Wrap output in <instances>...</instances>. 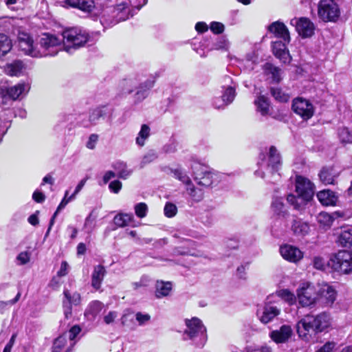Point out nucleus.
I'll list each match as a JSON object with an SVG mask.
<instances>
[{
	"label": "nucleus",
	"instance_id": "nucleus-45",
	"mask_svg": "<svg viewBox=\"0 0 352 352\" xmlns=\"http://www.w3.org/2000/svg\"><path fill=\"white\" fill-rule=\"evenodd\" d=\"M270 93L274 98L279 102H287L289 99V96L278 87H271Z\"/></svg>",
	"mask_w": 352,
	"mask_h": 352
},
{
	"label": "nucleus",
	"instance_id": "nucleus-63",
	"mask_svg": "<svg viewBox=\"0 0 352 352\" xmlns=\"http://www.w3.org/2000/svg\"><path fill=\"white\" fill-rule=\"evenodd\" d=\"M32 199L37 203H42L45 201V196L43 192L36 190L32 195Z\"/></svg>",
	"mask_w": 352,
	"mask_h": 352
},
{
	"label": "nucleus",
	"instance_id": "nucleus-24",
	"mask_svg": "<svg viewBox=\"0 0 352 352\" xmlns=\"http://www.w3.org/2000/svg\"><path fill=\"white\" fill-rule=\"evenodd\" d=\"M280 313V309L272 305H266L261 311L257 313L260 321L263 324L270 322L274 318L278 316Z\"/></svg>",
	"mask_w": 352,
	"mask_h": 352
},
{
	"label": "nucleus",
	"instance_id": "nucleus-49",
	"mask_svg": "<svg viewBox=\"0 0 352 352\" xmlns=\"http://www.w3.org/2000/svg\"><path fill=\"white\" fill-rule=\"evenodd\" d=\"M338 136L343 143H352V131L347 128H341L338 131Z\"/></svg>",
	"mask_w": 352,
	"mask_h": 352
},
{
	"label": "nucleus",
	"instance_id": "nucleus-20",
	"mask_svg": "<svg viewBox=\"0 0 352 352\" xmlns=\"http://www.w3.org/2000/svg\"><path fill=\"white\" fill-rule=\"evenodd\" d=\"M318 300L327 306L331 305L336 300V292L335 289L329 285H322L317 289Z\"/></svg>",
	"mask_w": 352,
	"mask_h": 352
},
{
	"label": "nucleus",
	"instance_id": "nucleus-39",
	"mask_svg": "<svg viewBox=\"0 0 352 352\" xmlns=\"http://www.w3.org/2000/svg\"><path fill=\"white\" fill-rule=\"evenodd\" d=\"M287 202L291 204L295 210H300L304 208L306 204L310 200H305L302 197L289 194L287 197Z\"/></svg>",
	"mask_w": 352,
	"mask_h": 352
},
{
	"label": "nucleus",
	"instance_id": "nucleus-30",
	"mask_svg": "<svg viewBox=\"0 0 352 352\" xmlns=\"http://www.w3.org/2000/svg\"><path fill=\"white\" fill-rule=\"evenodd\" d=\"M316 196L319 201L324 206H334L338 200L335 193L329 190H321L317 193Z\"/></svg>",
	"mask_w": 352,
	"mask_h": 352
},
{
	"label": "nucleus",
	"instance_id": "nucleus-46",
	"mask_svg": "<svg viewBox=\"0 0 352 352\" xmlns=\"http://www.w3.org/2000/svg\"><path fill=\"white\" fill-rule=\"evenodd\" d=\"M97 217L98 214L95 210H93L85 219L84 228L86 229L87 232H91L95 228Z\"/></svg>",
	"mask_w": 352,
	"mask_h": 352
},
{
	"label": "nucleus",
	"instance_id": "nucleus-17",
	"mask_svg": "<svg viewBox=\"0 0 352 352\" xmlns=\"http://www.w3.org/2000/svg\"><path fill=\"white\" fill-rule=\"evenodd\" d=\"M289 43L282 40L274 41L272 44L274 55L283 63H289L292 59L289 50L287 48V45Z\"/></svg>",
	"mask_w": 352,
	"mask_h": 352
},
{
	"label": "nucleus",
	"instance_id": "nucleus-58",
	"mask_svg": "<svg viewBox=\"0 0 352 352\" xmlns=\"http://www.w3.org/2000/svg\"><path fill=\"white\" fill-rule=\"evenodd\" d=\"M80 331H81V329L80 328L79 326L74 325V327H72L70 329L69 332L65 334H66L67 337H68L71 341H73L75 339V338L76 337V336L78 334H79Z\"/></svg>",
	"mask_w": 352,
	"mask_h": 352
},
{
	"label": "nucleus",
	"instance_id": "nucleus-44",
	"mask_svg": "<svg viewBox=\"0 0 352 352\" xmlns=\"http://www.w3.org/2000/svg\"><path fill=\"white\" fill-rule=\"evenodd\" d=\"M12 48L11 40L8 36L0 34V58L5 56Z\"/></svg>",
	"mask_w": 352,
	"mask_h": 352
},
{
	"label": "nucleus",
	"instance_id": "nucleus-43",
	"mask_svg": "<svg viewBox=\"0 0 352 352\" xmlns=\"http://www.w3.org/2000/svg\"><path fill=\"white\" fill-rule=\"evenodd\" d=\"M186 191L191 199L195 202H199L204 198L203 190L199 188H195L192 183L186 186Z\"/></svg>",
	"mask_w": 352,
	"mask_h": 352
},
{
	"label": "nucleus",
	"instance_id": "nucleus-13",
	"mask_svg": "<svg viewBox=\"0 0 352 352\" xmlns=\"http://www.w3.org/2000/svg\"><path fill=\"white\" fill-rule=\"evenodd\" d=\"M30 85L25 82H20L14 86L1 88L0 91L2 100L7 98L15 100L20 96H25L30 90Z\"/></svg>",
	"mask_w": 352,
	"mask_h": 352
},
{
	"label": "nucleus",
	"instance_id": "nucleus-12",
	"mask_svg": "<svg viewBox=\"0 0 352 352\" xmlns=\"http://www.w3.org/2000/svg\"><path fill=\"white\" fill-rule=\"evenodd\" d=\"M296 192L305 200H311L314 194V185L307 178L297 175L296 177Z\"/></svg>",
	"mask_w": 352,
	"mask_h": 352
},
{
	"label": "nucleus",
	"instance_id": "nucleus-2",
	"mask_svg": "<svg viewBox=\"0 0 352 352\" xmlns=\"http://www.w3.org/2000/svg\"><path fill=\"white\" fill-rule=\"evenodd\" d=\"M259 168L256 170L254 174L263 179L268 178L267 181L271 183L276 182L280 178V174L278 173L280 166V156L276 148L274 146H270L267 158L263 156V158L258 162Z\"/></svg>",
	"mask_w": 352,
	"mask_h": 352
},
{
	"label": "nucleus",
	"instance_id": "nucleus-38",
	"mask_svg": "<svg viewBox=\"0 0 352 352\" xmlns=\"http://www.w3.org/2000/svg\"><path fill=\"white\" fill-rule=\"evenodd\" d=\"M264 71L267 75H271L273 81L279 82L281 80V69L272 63H267L264 65Z\"/></svg>",
	"mask_w": 352,
	"mask_h": 352
},
{
	"label": "nucleus",
	"instance_id": "nucleus-52",
	"mask_svg": "<svg viewBox=\"0 0 352 352\" xmlns=\"http://www.w3.org/2000/svg\"><path fill=\"white\" fill-rule=\"evenodd\" d=\"M173 173L174 177L185 184L187 186L190 185L191 183L190 179L189 177L183 171L179 169H175L173 170Z\"/></svg>",
	"mask_w": 352,
	"mask_h": 352
},
{
	"label": "nucleus",
	"instance_id": "nucleus-32",
	"mask_svg": "<svg viewBox=\"0 0 352 352\" xmlns=\"http://www.w3.org/2000/svg\"><path fill=\"white\" fill-rule=\"evenodd\" d=\"M292 229L296 235L305 236L309 234L310 226L307 222L303 221L302 219H296L293 221Z\"/></svg>",
	"mask_w": 352,
	"mask_h": 352
},
{
	"label": "nucleus",
	"instance_id": "nucleus-4",
	"mask_svg": "<svg viewBox=\"0 0 352 352\" xmlns=\"http://www.w3.org/2000/svg\"><path fill=\"white\" fill-rule=\"evenodd\" d=\"M62 36L64 50L69 54L84 46L89 38V34L86 30L76 27L65 30Z\"/></svg>",
	"mask_w": 352,
	"mask_h": 352
},
{
	"label": "nucleus",
	"instance_id": "nucleus-10",
	"mask_svg": "<svg viewBox=\"0 0 352 352\" xmlns=\"http://www.w3.org/2000/svg\"><path fill=\"white\" fill-rule=\"evenodd\" d=\"M194 174L197 184L205 187H209L219 182V176L217 173L201 164L196 165Z\"/></svg>",
	"mask_w": 352,
	"mask_h": 352
},
{
	"label": "nucleus",
	"instance_id": "nucleus-16",
	"mask_svg": "<svg viewBox=\"0 0 352 352\" xmlns=\"http://www.w3.org/2000/svg\"><path fill=\"white\" fill-rule=\"evenodd\" d=\"M63 295L64 314L65 318H68L72 316V306H77L80 304L81 297L79 293L76 292H71L68 289L64 290Z\"/></svg>",
	"mask_w": 352,
	"mask_h": 352
},
{
	"label": "nucleus",
	"instance_id": "nucleus-26",
	"mask_svg": "<svg viewBox=\"0 0 352 352\" xmlns=\"http://www.w3.org/2000/svg\"><path fill=\"white\" fill-rule=\"evenodd\" d=\"M236 96L235 87L232 86H228L223 92L221 96L222 102L221 104H218L217 101L219 99H216L213 102V105L216 109H223L227 105L231 104Z\"/></svg>",
	"mask_w": 352,
	"mask_h": 352
},
{
	"label": "nucleus",
	"instance_id": "nucleus-19",
	"mask_svg": "<svg viewBox=\"0 0 352 352\" xmlns=\"http://www.w3.org/2000/svg\"><path fill=\"white\" fill-rule=\"evenodd\" d=\"M17 38L21 50L33 57V53L36 52V45L34 44L32 38L28 33L21 31L19 32Z\"/></svg>",
	"mask_w": 352,
	"mask_h": 352
},
{
	"label": "nucleus",
	"instance_id": "nucleus-48",
	"mask_svg": "<svg viewBox=\"0 0 352 352\" xmlns=\"http://www.w3.org/2000/svg\"><path fill=\"white\" fill-rule=\"evenodd\" d=\"M158 157V155L155 150L148 151L142 157L140 163L141 167H144L146 164L154 162Z\"/></svg>",
	"mask_w": 352,
	"mask_h": 352
},
{
	"label": "nucleus",
	"instance_id": "nucleus-15",
	"mask_svg": "<svg viewBox=\"0 0 352 352\" xmlns=\"http://www.w3.org/2000/svg\"><path fill=\"white\" fill-rule=\"evenodd\" d=\"M292 109L295 113L305 120L311 118L314 113L313 104L309 100L302 98H297L293 100Z\"/></svg>",
	"mask_w": 352,
	"mask_h": 352
},
{
	"label": "nucleus",
	"instance_id": "nucleus-55",
	"mask_svg": "<svg viewBox=\"0 0 352 352\" xmlns=\"http://www.w3.org/2000/svg\"><path fill=\"white\" fill-rule=\"evenodd\" d=\"M16 260L18 261L20 265H25L30 260V254L28 252H22L16 257Z\"/></svg>",
	"mask_w": 352,
	"mask_h": 352
},
{
	"label": "nucleus",
	"instance_id": "nucleus-9",
	"mask_svg": "<svg viewBox=\"0 0 352 352\" xmlns=\"http://www.w3.org/2000/svg\"><path fill=\"white\" fill-rule=\"evenodd\" d=\"M318 14L324 21H336L340 16V9L333 0H321L318 4Z\"/></svg>",
	"mask_w": 352,
	"mask_h": 352
},
{
	"label": "nucleus",
	"instance_id": "nucleus-59",
	"mask_svg": "<svg viewBox=\"0 0 352 352\" xmlns=\"http://www.w3.org/2000/svg\"><path fill=\"white\" fill-rule=\"evenodd\" d=\"M98 140V135L93 133L89 137V140L86 144V146L89 149H94L96 147V144Z\"/></svg>",
	"mask_w": 352,
	"mask_h": 352
},
{
	"label": "nucleus",
	"instance_id": "nucleus-33",
	"mask_svg": "<svg viewBox=\"0 0 352 352\" xmlns=\"http://www.w3.org/2000/svg\"><path fill=\"white\" fill-rule=\"evenodd\" d=\"M256 111L263 116H267L270 113V102L269 98L264 95L258 96L254 100Z\"/></svg>",
	"mask_w": 352,
	"mask_h": 352
},
{
	"label": "nucleus",
	"instance_id": "nucleus-8",
	"mask_svg": "<svg viewBox=\"0 0 352 352\" xmlns=\"http://www.w3.org/2000/svg\"><path fill=\"white\" fill-rule=\"evenodd\" d=\"M328 265L336 272L350 274L352 272V253L346 250L339 251L330 258Z\"/></svg>",
	"mask_w": 352,
	"mask_h": 352
},
{
	"label": "nucleus",
	"instance_id": "nucleus-54",
	"mask_svg": "<svg viewBox=\"0 0 352 352\" xmlns=\"http://www.w3.org/2000/svg\"><path fill=\"white\" fill-rule=\"evenodd\" d=\"M164 214L167 217H173L177 214V206L172 203H166L164 206Z\"/></svg>",
	"mask_w": 352,
	"mask_h": 352
},
{
	"label": "nucleus",
	"instance_id": "nucleus-28",
	"mask_svg": "<svg viewBox=\"0 0 352 352\" xmlns=\"http://www.w3.org/2000/svg\"><path fill=\"white\" fill-rule=\"evenodd\" d=\"M337 242L343 247L352 245V229L349 227L341 228L337 232Z\"/></svg>",
	"mask_w": 352,
	"mask_h": 352
},
{
	"label": "nucleus",
	"instance_id": "nucleus-31",
	"mask_svg": "<svg viewBox=\"0 0 352 352\" xmlns=\"http://www.w3.org/2000/svg\"><path fill=\"white\" fill-rule=\"evenodd\" d=\"M105 274L106 270L104 266L98 265L94 267L91 275V285L94 289H100Z\"/></svg>",
	"mask_w": 352,
	"mask_h": 352
},
{
	"label": "nucleus",
	"instance_id": "nucleus-53",
	"mask_svg": "<svg viewBox=\"0 0 352 352\" xmlns=\"http://www.w3.org/2000/svg\"><path fill=\"white\" fill-rule=\"evenodd\" d=\"M148 207L145 203H139L135 206V212L138 217L144 218L146 216Z\"/></svg>",
	"mask_w": 352,
	"mask_h": 352
},
{
	"label": "nucleus",
	"instance_id": "nucleus-40",
	"mask_svg": "<svg viewBox=\"0 0 352 352\" xmlns=\"http://www.w3.org/2000/svg\"><path fill=\"white\" fill-rule=\"evenodd\" d=\"M119 1V6L120 7H125L129 10V16H133L132 14H131V8H135L138 10H140L143 6H144L146 3L147 0H118Z\"/></svg>",
	"mask_w": 352,
	"mask_h": 352
},
{
	"label": "nucleus",
	"instance_id": "nucleus-34",
	"mask_svg": "<svg viewBox=\"0 0 352 352\" xmlns=\"http://www.w3.org/2000/svg\"><path fill=\"white\" fill-rule=\"evenodd\" d=\"M68 195H69V192H68V190H67L65 193V196H64L63 199H62L61 202L58 205V206L56 209V211L54 212V214H53L52 217L50 219V225H49L48 229L46 232L45 236H48V234L50 232V230L54 223L55 218H56L58 212L59 211H60L62 209H63L69 201H71L72 200H73L74 199V198H72V195L68 197Z\"/></svg>",
	"mask_w": 352,
	"mask_h": 352
},
{
	"label": "nucleus",
	"instance_id": "nucleus-37",
	"mask_svg": "<svg viewBox=\"0 0 352 352\" xmlns=\"http://www.w3.org/2000/svg\"><path fill=\"white\" fill-rule=\"evenodd\" d=\"M117 172V176L122 179H127L132 173V170L127 168L126 164L123 162H117L113 165Z\"/></svg>",
	"mask_w": 352,
	"mask_h": 352
},
{
	"label": "nucleus",
	"instance_id": "nucleus-61",
	"mask_svg": "<svg viewBox=\"0 0 352 352\" xmlns=\"http://www.w3.org/2000/svg\"><path fill=\"white\" fill-rule=\"evenodd\" d=\"M118 313L114 311H109L104 317V321L107 324H110L113 322L114 320L117 318Z\"/></svg>",
	"mask_w": 352,
	"mask_h": 352
},
{
	"label": "nucleus",
	"instance_id": "nucleus-18",
	"mask_svg": "<svg viewBox=\"0 0 352 352\" xmlns=\"http://www.w3.org/2000/svg\"><path fill=\"white\" fill-rule=\"evenodd\" d=\"M283 258L292 263H297L303 257L302 252L296 246L285 244L280 247Z\"/></svg>",
	"mask_w": 352,
	"mask_h": 352
},
{
	"label": "nucleus",
	"instance_id": "nucleus-29",
	"mask_svg": "<svg viewBox=\"0 0 352 352\" xmlns=\"http://www.w3.org/2000/svg\"><path fill=\"white\" fill-rule=\"evenodd\" d=\"M106 112L104 107H98L92 109L89 114V118L87 122L83 123L85 127L96 125L100 119L104 117Z\"/></svg>",
	"mask_w": 352,
	"mask_h": 352
},
{
	"label": "nucleus",
	"instance_id": "nucleus-41",
	"mask_svg": "<svg viewBox=\"0 0 352 352\" xmlns=\"http://www.w3.org/2000/svg\"><path fill=\"white\" fill-rule=\"evenodd\" d=\"M102 308V303L100 301L96 300L91 302L88 308L86 309L85 315L86 317L95 318L96 316L100 313Z\"/></svg>",
	"mask_w": 352,
	"mask_h": 352
},
{
	"label": "nucleus",
	"instance_id": "nucleus-51",
	"mask_svg": "<svg viewBox=\"0 0 352 352\" xmlns=\"http://www.w3.org/2000/svg\"><path fill=\"white\" fill-rule=\"evenodd\" d=\"M278 296L283 300L292 305L296 301V296L288 289H282L278 292Z\"/></svg>",
	"mask_w": 352,
	"mask_h": 352
},
{
	"label": "nucleus",
	"instance_id": "nucleus-36",
	"mask_svg": "<svg viewBox=\"0 0 352 352\" xmlns=\"http://www.w3.org/2000/svg\"><path fill=\"white\" fill-rule=\"evenodd\" d=\"M24 65L22 61L15 60L6 65L5 72L10 76H19L21 74Z\"/></svg>",
	"mask_w": 352,
	"mask_h": 352
},
{
	"label": "nucleus",
	"instance_id": "nucleus-56",
	"mask_svg": "<svg viewBox=\"0 0 352 352\" xmlns=\"http://www.w3.org/2000/svg\"><path fill=\"white\" fill-rule=\"evenodd\" d=\"M135 319L138 322V324L140 325H143L150 320L151 316L148 314H142L141 312H138L135 314Z\"/></svg>",
	"mask_w": 352,
	"mask_h": 352
},
{
	"label": "nucleus",
	"instance_id": "nucleus-50",
	"mask_svg": "<svg viewBox=\"0 0 352 352\" xmlns=\"http://www.w3.org/2000/svg\"><path fill=\"white\" fill-rule=\"evenodd\" d=\"M67 342V336L63 334L56 338L54 342L53 351L52 352H60L62 348L65 345Z\"/></svg>",
	"mask_w": 352,
	"mask_h": 352
},
{
	"label": "nucleus",
	"instance_id": "nucleus-21",
	"mask_svg": "<svg viewBox=\"0 0 352 352\" xmlns=\"http://www.w3.org/2000/svg\"><path fill=\"white\" fill-rule=\"evenodd\" d=\"M270 209L273 215L280 219H285L289 214L287 207L284 203V199L280 197L272 198Z\"/></svg>",
	"mask_w": 352,
	"mask_h": 352
},
{
	"label": "nucleus",
	"instance_id": "nucleus-35",
	"mask_svg": "<svg viewBox=\"0 0 352 352\" xmlns=\"http://www.w3.org/2000/svg\"><path fill=\"white\" fill-rule=\"evenodd\" d=\"M172 289L170 282L157 281L156 283L155 296L157 298H161L168 296Z\"/></svg>",
	"mask_w": 352,
	"mask_h": 352
},
{
	"label": "nucleus",
	"instance_id": "nucleus-1",
	"mask_svg": "<svg viewBox=\"0 0 352 352\" xmlns=\"http://www.w3.org/2000/svg\"><path fill=\"white\" fill-rule=\"evenodd\" d=\"M330 325V318L323 312L316 316L306 315L296 324V331L299 337L307 340L310 332L318 333L323 331Z\"/></svg>",
	"mask_w": 352,
	"mask_h": 352
},
{
	"label": "nucleus",
	"instance_id": "nucleus-14",
	"mask_svg": "<svg viewBox=\"0 0 352 352\" xmlns=\"http://www.w3.org/2000/svg\"><path fill=\"white\" fill-rule=\"evenodd\" d=\"M290 24L295 26L296 31L302 38H309L314 34L315 25L306 17L294 18Z\"/></svg>",
	"mask_w": 352,
	"mask_h": 352
},
{
	"label": "nucleus",
	"instance_id": "nucleus-25",
	"mask_svg": "<svg viewBox=\"0 0 352 352\" xmlns=\"http://www.w3.org/2000/svg\"><path fill=\"white\" fill-rule=\"evenodd\" d=\"M339 173L333 166L323 167L318 173L320 181L324 185L334 184Z\"/></svg>",
	"mask_w": 352,
	"mask_h": 352
},
{
	"label": "nucleus",
	"instance_id": "nucleus-3",
	"mask_svg": "<svg viewBox=\"0 0 352 352\" xmlns=\"http://www.w3.org/2000/svg\"><path fill=\"white\" fill-rule=\"evenodd\" d=\"M155 79L151 76L144 80H140L136 78L124 80L122 82L123 91L125 94H131L135 91L134 98L136 102L144 100L148 95L149 91L154 86Z\"/></svg>",
	"mask_w": 352,
	"mask_h": 352
},
{
	"label": "nucleus",
	"instance_id": "nucleus-64",
	"mask_svg": "<svg viewBox=\"0 0 352 352\" xmlns=\"http://www.w3.org/2000/svg\"><path fill=\"white\" fill-rule=\"evenodd\" d=\"M16 338V333L12 334L9 342L6 345L3 352H11L12 348L15 342Z\"/></svg>",
	"mask_w": 352,
	"mask_h": 352
},
{
	"label": "nucleus",
	"instance_id": "nucleus-27",
	"mask_svg": "<svg viewBox=\"0 0 352 352\" xmlns=\"http://www.w3.org/2000/svg\"><path fill=\"white\" fill-rule=\"evenodd\" d=\"M65 3L69 7L78 8L86 12H90L95 7L94 0H65Z\"/></svg>",
	"mask_w": 352,
	"mask_h": 352
},
{
	"label": "nucleus",
	"instance_id": "nucleus-47",
	"mask_svg": "<svg viewBox=\"0 0 352 352\" xmlns=\"http://www.w3.org/2000/svg\"><path fill=\"white\" fill-rule=\"evenodd\" d=\"M150 135V128L146 124L142 125L140 131L138 133V136L136 138V143L142 146L144 144V141L148 138Z\"/></svg>",
	"mask_w": 352,
	"mask_h": 352
},
{
	"label": "nucleus",
	"instance_id": "nucleus-6",
	"mask_svg": "<svg viewBox=\"0 0 352 352\" xmlns=\"http://www.w3.org/2000/svg\"><path fill=\"white\" fill-rule=\"evenodd\" d=\"M61 48V40L49 33L43 34L36 44V52L33 57L54 56Z\"/></svg>",
	"mask_w": 352,
	"mask_h": 352
},
{
	"label": "nucleus",
	"instance_id": "nucleus-11",
	"mask_svg": "<svg viewBox=\"0 0 352 352\" xmlns=\"http://www.w3.org/2000/svg\"><path fill=\"white\" fill-rule=\"evenodd\" d=\"M297 296L302 307L311 306L318 300L317 289L311 283H302L297 290Z\"/></svg>",
	"mask_w": 352,
	"mask_h": 352
},
{
	"label": "nucleus",
	"instance_id": "nucleus-23",
	"mask_svg": "<svg viewBox=\"0 0 352 352\" xmlns=\"http://www.w3.org/2000/svg\"><path fill=\"white\" fill-rule=\"evenodd\" d=\"M292 329L289 325H282L279 329L270 332V338L276 343H285L291 338Z\"/></svg>",
	"mask_w": 352,
	"mask_h": 352
},
{
	"label": "nucleus",
	"instance_id": "nucleus-57",
	"mask_svg": "<svg viewBox=\"0 0 352 352\" xmlns=\"http://www.w3.org/2000/svg\"><path fill=\"white\" fill-rule=\"evenodd\" d=\"M211 31L214 34H221L224 30V25L219 22H212L210 25Z\"/></svg>",
	"mask_w": 352,
	"mask_h": 352
},
{
	"label": "nucleus",
	"instance_id": "nucleus-62",
	"mask_svg": "<svg viewBox=\"0 0 352 352\" xmlns=\"http://www.w3.org/2000/svg\"><path fill=\"white\" fill-rule=\"evenodd\" d=\"M228 46V42L224 38L219 39L214 43V49L215 50H227Z\"/></svg>",
	"mask_w": 352,
	"mask_h": 352
},
{
	"label": "nucleus",
	"instance_id": "nucleus-60",
	"mask_svg": "<svg viewBox=\"0 0 352 352\" xmlns=\"http://www.w3.org/2000/svg\"><path fill=\"white\" fill-rule=\"evenodd\" d=\"M122 186V184L119 180H114L111 182L109 185L110 190L114 193H118L121 190Z\"/></svg>",
	"mask_w": 352,
	"mask_h": 352
},
{
	"label": "nucleus",
	"instance_id": "nucleus-7",
	"mask_svg": "<svg viewBox=\"0 0 352 352\" xmlns=\"http://www.w3.org/2000/svg\"><path fill=\"white\" fill-rule=\"evenodd\" d=\"M129 18V10L125 7H120L118 3L116 6L108 8L103 11L100 17V23L104 28H107Z\"/></svg>",
	"mask_w": 352,
	"mask_h": 352
},
{
	"label": "nucleus",
	"instance_id": "nucleus-5",
	"mask_svg": "<svg viewBox=\"0 0 352 352\" xmlns=\"http://www.w3.org/2000/svg\"><path fill=\"white\" fill-rule=\"evenodd\" d=\"M185 329L183 336L184 340H191L195 342L198 346L202 347L207 341L206 328L203 324L201 320L198 318L192 319H186Z\"/></svg>",
	"mask_w": 352,
	"mask_h": 352
},
{
	"label": "nucleus",
	"instance_id": "nucleus-22",
	"mask_svg": "<svg viewBox=\"0 0 352 352\" xmlns=\"http://www.w3.org/2000/svg\"><path fill=\"white\" fill-rule=\"evenodd\" d=\"M267 30L270 33L273 34L276 38L290 42L289 32L284 23L280 21H274L267 27Z\"/></svg>",
	"mask_w": 352,
	"mask_h": 352
},
{
	"label": "nucleus",
	"instance_id": "nucleus-42",
	"mask_svg": "<svg viewBox=\"0 0 352 352\" xmlns=\"http://www.w3.org/2000/svg\"><path fill=\"white\" fill-rule=\"evenodd\" d=\"M133 219L132 214H118L113 219L114 223L118 227H125L129 225Z\"/></svg>",
	"mask_w": 352,
	"mask_h": 352
}]
</instances>
